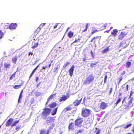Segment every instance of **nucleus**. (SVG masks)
Listing matches in <instances>:
<instances>
[{
	"label": "nucleus",
	"instance_id": "nucleus-48",
	"mask_svg": "<svg viewBox=\"0 0 134 134\" xmlns=\"http://www.w3.org/2000/svg\"><path fill=\"white\" fill-rule=\"evenodd\" d=\"M20 126H18L16 127L15 129L17 131H18L20 129Z\"/></svg>",
	"mask_w": 134,
	"mask_h": 134
},
{
	"label": "nucleus",
	"instance_id": "nucleus-2",
	"mask_svg": "<svg viewBox=\"0 0 134 134\" xmlns=\"http://www.w3.org/2000/svg\"><path fill=\"white\" fill-rule=\"evenodd\" d=\"M94 79V76L93 74L90 75L86 78V80L84 82L83 84H90L93 82Z\"/></svg>",
	"mask_w": 134,
	"mask_h": 134
},
{
	"label": "nucleus",
	"instance_id": "nucleus-27",
	"mask_svg": "<svg viewBox=\"0 0 134 134\" xmlns=\"http://www.w3.org/2000/svg\"><path fill=\"white\" fill-rule=\"evenodd\" d=\"M131 65V62L128 61L127 62L125 66L126 68H129Z\"/></svg>",
	"mask_w": 134,
	"mask_h": 134
},
{
	"label": "nucleus",
	"instance_id": "nucleus-18",
	"mask_svg": "<svg viewBox=\"0 0 134 134\" xmlns=\"http://www.w3.org/2000/svg\"><path fill=\"white\" fill-rule=\"evenodd\" d=\"M57 105V104L55 102H53L49 104L48 106L50 108H53L55 107Z\"/></svg>",
	"mask_w": 134,
	"mask_h": 134
},
{
	"label": "nucleus",
	"instance_id": "nucleus-23",
	"mask_svg": "<svg viewBox=\"0 0 134 134\" xmlns=\"http://www.w3.org/2000/svg\"><path fill=\"white\" fill-rule=\"evenodd\" d=\"M132 98L130 99V101L129 102L128 107H132L133 105V104L132 103Z\"/></svg>",
	"mask_w": 134,
	"mask_h": 134
},
{
	"label": "nucleus",
	"instance_id": "nucleus-47",
	"mask_svg": "<svg viewBox=\"0 0 134 134\" xmlns=\"http://www.w3.org/2000/svg\"><path fill=\"white\" fill-rule=\"evenodd\" d=\"M122 76H121V77L119 78L118 80H119V81L118 82V83H120L121 82V81L122 80Z\"/></svg>",
	"mask_w": 134,
	"mask_h": 134
},
{
	"label": "nucleus",
	"instance_id": "nucleus-12",
	"mask_svg": "<svg viewBox=\"0 0 134 134\" xmlns=\"http://www.w3.org/2000/svg\"><path fill=\"white\" fill-rule=\"evenodd\" d=\"M75 66L74 65H72L71 68L69 70V74L71 76H72L73 75Z\"/></svg>",
	"mask_w": 134,
	"mask_h": 134
},
{
	"label": "nucleus",
	"instance_id": "nucleus-6",
	"mask_svg": "<svg viewBox=\"0 0 134 134\" xmlns=\"http://www.w3.org/2000/svg\"><path fill=\"white\" fill-rule=\"evenodd\" d=\"M73 40H75V41L72 43L71 44H73L75 43L80 42L81 39L79 35L77 34H75L74 35Z\"/></svg>",
	"mask_w": 134,
	"mask_h": 134
},
{
	"label": "nucleus",
	"instance_id": "nucleus-7",
	"mask_svg": "<svg viewBox=\"0 0 134 134\" xmlns=\"http://www.w3.org/2000/svg\"><path fill=\"white\" fill-rule=\"evenodd\" d=\"M128 34L127 32L125 31H122L121 32L118 37V39L120 40H122L123 38L127 35Z\"/></svg>",
	"mask_w": 134,
	"mask_h": 134
},
{
	"label": "nucleus",
	"instance_id": "nucleus-64",
	"mask_svg": "<svg viewBox=\"0 0 134 134\" xmlns=\"http://www.w3.org/2000/svg\"><path fill=\"white\" fill-rule=\"evenodd\" d=\"M32 75H32V74H31V75H30V77H29V78H30V77H31L32 76Z\"/></svg>",
	"mask_w": 134,
	"mask_h": 134
},
{
	"label": "nucleus",
	"instance_id": "nucleus-54",
	"mask_svg": "<svg viewBox=\"0 0 134 134\" xmlns=\"http://www.w3.org/2000/svg\"><path fill=\"white\" fill-rule=\"evenodd\" d=\"M132 131L134 133V125L133 128L131 129Z\"/></svg>",
	"mask_w": 134,
	"mask_h": 134
},
{
	"label": "nucleus",
	"instance_id": "nucleus-17",
	"mask_svg": "<svg viewBox=\"0 0 134 134\" xmlns=\"http://www.w3.org/2000/svg\"><path fill=\"white\" fill-rule=\"evenodd\" d=\"M13 120L12 119H10L7 121L5 125L7 126H9L13 122Z\"/></svg>",
	"mask_w": 134,
	"mask_h": 134
},
{
	"label": "nucleus",
	"instance_id": "nucleus-11",
	"mask_svg": "<svg viewBox=\"0 0 134 134\" xmlns=\"http://www.w3.org/2000/svg\"><path fill=\"white\" fill-rule=\"evenodd\" d=\"M108 106V104L107 103L102 102L100 105V109H105Z\"/></svg>",
	"mask_w": 134,
	"mask_h": 134
},
{
	"label": "nucleus",
	"instance_id": "nucleus-31",
	"mask_svg": "<svg viewBox=\"0 0 134 134\" xmlns=\"http://www.w3.org/2000/svg\"><path fill=\"white\" fill-rule=\"evenodd\" d=\"M23 92V90L21 91V93H20V95L19 96V97L18 100V102L19 103L20 102V99H21V98L22 95V94Z\"/></svg>",
	"mask_w": 134,
	"mask_h": 134
},
{
	"label": "nucleus",
	"instance_id": "nucleus-62",
	"mask_svg": "<svg viewBox=\"0 0 134 134\" xmlns=\"http://www.w3.org/2000/svg\"><path fill=\"white\" fill-rule=\"evenodd\" d=\"M35 71L36 70L34 69L32 72L34 73Z\"/></svg>",
	"mask_w": 134,
	"mask_h": 134
},
{
	"label": "nucleus",
	"instance_id": "nucleus-34",
	"mask_svg": "<svg viewBox=\"0 0 134 134\" xmlns=\"http://www.w3.org/2000/svg\"><path fill=\"white\" fill-rule=\"evenodd\" d=\"M57 109H54L51 112V114L52 115H54L56 113Z\"/></svg>",
	"mask_w": 134,
	"mask_h": 134
},
{
	"label": "nucleus",
	"instance_id": "nucleus-59",
	"mask_svg": "<svg viewBox=\"0 0 134 134\" xmlns=\"http://www.w3.org/2000/svg\"><path fill=\"white\" fill-rule=\"evenodd\" d=\"M123 42H122L121 43H120V44L121 45H122V47H123Z\"/></svg>",
	"mask_w": 134,
	"mask_h": 134
},
{
	"label": "nucleus",
	"instance_id": "nucleus-21",
	"mask_svg": "<svg viewBox=\"0 0 134 134\" xmlns=\"http://www.w3.org/2000/svg\"><path fill=\"white\" fill-rule=\"evenodd\" d=\"M17 59V57L16 55L15 57H13L12 58V61L13 63L15 64L16 63Z\"/></svg>",
	"mask_w": 134,
	"mask_h": 134
},
{
	"label": "nucleus",
	"instance_id": "nucleus-56",
	"mask_svg": "<svg viewBox=\"0 0 134 134\" xmlns=\"http://www.w3.org/2000/svg\"><path fill=\"white\" fill-rule=\"evenodd\" d=\"M86 60V59L85 58H83L82 59V60L83 62H85V61Z\"/></svg>",
	"mask_w": 134,
	"mask_h": 134
},
{
	"label": "nucleus",
	"instance_id": "nucleus-16",
	"mask_svg": "<svg viewBox=\"0 0 134 134\" xmlns=\"http://www.w3.org/2000/svg\"><path fill=\"white\" fill-rule=\"evenodd\" d=\"M68 129L70 130H74V124L73 122H71L70 124L68 126Z\"/></svg>",
	"mask_w": 134,
	"mask_h": 134
},
{
	"label": "nucleus",
	"instance_id": "nucleus-58",
	"mask_svg": "<svg viewBox=\"0 0 134 134\" xmlns=\"http://www.w3.org/2000/svg\"><path fill=\"white\" fill-rule=\"evenodd\" d=\"M55 70L54 71V72H55L58 69V68L57 67H56L55 68Z\"/></svg>",
	"mask_w": 134,
	"mask_h": 134
},
{
	"label": "nucleus",
	"instance_id": "nucleus-35",
	"mask_svg": "<svg viewBox=\"0 0 134 134\" xmlns=\"http://www.w3.org/2000/svg\"><path fill=\"white\" fill-rule=\"evenodd\" d=\"M46 23H41L39 27L38 28H38H40V29L41 28H42L46 24Z\"/></svg>",
	"mask_w": 134,
	"mask_h": 134
},
{
	"label": "nucleus",
	"instance_id": "nucleus-9",
	"mask_svg": "<svg viewBox=\"0 0 134 134\" xmlns=\"http://www.w3.org/2000/svg\"><path fill=\"white\" fill-rule=\"evenodd\" d=\"M88 119L87 121H89V123H92L93 122L94 119V116L91 113V114L88 116Z\"/></svg>",
	"mask_w": 134,
	"mask_h": 134
},
{
	"label": "nucleus",
	"instance_id": "nucleus-52",
	"mask_svg": "<svg viewBox=\"0 0 134 134\" xmlns=\"http://www.w3.org/2000/svg\"><path fill=\"white\" fill-rule=\"evenodd\" d=\"M39 78L38 77H36L35 78V81L36 82H37Z\"/></svg>",
	"mask_w": 134,
	"mask_h": 134
},
{
	"label": "nucleus",
	"instance_id": "nucleus-28",
	"mask_svg": "<svg viewBox=\"0 0 134 134\" xmlns=\"http://www.w3.org/2000/svg\"><path fill=\"white\" fill-rule=\"evenodd\" d=\"M56 94H53L50 95L47 99V100H48V102H49L50 101V99H53L54 97V96Z\"/></svg>",
	"mask_w": 134,
	"mask_h": 134
},
{
	"label": "nucleus",
	"instance_id": "nucleus-40",
	"mask_svg": "<svg viewBox=\"0 0 134 134\" xmlns=\"http://www.w3.org/2000/svg\"><path fill=\"white\" fill-rule=\"evenodd\" d=\"M38 45V43H36L35 44V45L33 46H32V48L33 49H34L37 47Z\"/></svg>",
	"mask_w": 134,
	"mask_h": 134
},
{
	"label": "nucleus",
	"instance_id": "nucleus-13",
	"mask_svg": "<svg viewBox=\"0 0 134 134\" xmlns=\"http://www.w3.org/2000/svg\"><path fill=\"white\" fill-rule=\"evenodd\" d=\"M40 134H49V131H46L45 129H42L40 130Z\"/></svg>",
	"mask_w": 134,
	"mask_h": 134
},
{
	"label": "nucleus",
	"instance_id": "nucleus-39",
	"mask_svg": "<svg viewBox=\"0 0 134 134\" xmlns=\"http://www.w3.org/2000/svg\"><path fill=\"white\" fill-rule=\"evenodd\" d=\"M97 63H91L90 64V66L91 68H93L94 67V65L97 64Z\"/></svg>",
	"mask_w": 134,
	"mask_h": 134
},
{
	"label": "nucleus",
	"instance_id": "nucleus-19",
	"mask_svg": "<svg viewBox=\"0 0 134 134\" xmlns=\"http://www.w3.org/2000/svg\"><path fill=\"white\" fill-rule=\"evenodd\" d=\"M82 98H81L79 100H76L74 102V104L75 106H77L78 105L80 104V103L82 100Z\"/></svg>",
	"mask_w": 134,
	"mask_h": 134
},
{
	"label": "nucleus",
	"instance_id": "nucleus-55",
	"mask_svg": "<svg viewBox=\"0 0 134 134\" xmlns=\"http://www.w3.org/2000/svg\"><path fill=\"white\" fill-rule=\"evenodd\" d=\"M58 26V24L56 25H55V26H54V29H55Z\"/></svg>",
	"mask_w": 134,
	"mask_h": 134
},
{
	"label": "nucleus",
	"instance_id": "nucleus-5",
	"mask_svg": "<svg viewBox=\"0 0 134 134\" xmlns=\"http://www.w3.org/2000/svg\"><path fill=\"white\" fill-rule=\"evenodd\" d=\"M5 26H4V27H5V26H7V27L6 28H9L10 30H14L16 29L17 26V25L16 23H12L10 24L9 26H7V25H5Z\"/></svg>",
	"mask_w": 134,
	"mask_h": 134
},
{
	"label": "nucleus",
	"instance_id": "nucleus-15",
	"mask_svg": "<svg viewBox=\"0 0 134 134\" xmlns=\"http://www.w3.org/2000/svg\"><path fill=\"white\" fill-rule=\"evenodd\" d=\"M118 32V30L117 29H114L111 32V35L114 37H115L116 36Z\"/></svg>",
	"mask_w": 134,
	"mask_h": 134
},
{
	"label": "nucleus",
	"instance_id": "nucleus-22",
	"mask_svg": "<svg viewBox=\"0 0 134 134\" xmlns=\"http://www.w3.org/2000/svg\"><path fill=\"white\" fill-rule=\"evenodd\" d=\"M74 33L71 31H69L68 34V37L70 38L72 37L73 36Z\"/></svg>",
	"mask_w": 134,
	"mask_h": 134
},
{
	"label": "nucleus",
	"instance_id": "nucleus-51",
	"mask_svg": "<svg viewBox=\"0 0 134 134\" xmlns=\"http://www.w3.org/2000/svg\"><path fill=\"white\" fill-rule=\"evenodd\" d=\"M100 133V130H98L97 132L96 133V134H99Z\"/></svg>",
	"mask_w": 134,
	"mask_h": 134
},
{
	"label": "nucleus",
	"instance_id": "nucleus-43",
	"mask_svg": "<svg viewBox=\"0 0 134 134\" xmlns=\"http://www.w3.org/2000/svg\"><path fill=\"white\" fill-rule=\"evenodd\" d=\"M70 64L69 62H67L66 64H65L63 66V67L64 68H65L68 65H69Z\"/></svg>",
	"mask_w": 134,
	"mask_h": 134
},
{
	"label": "nucleus",
	"instance_id": "nucleus-60",
	"mask_svg": "<svg viewBox=\"0 0 134 134\" xmlns=\"http://www.w3.org/2000/svg\"><path fill=\"white\" fill-rule=\"evenodd\" d=\"M125 71H124L123 73L122 74V75H123L125 73Z\"/></svg>",
	"mask_w": 134,
	"mask_h": 134
},
{
	"label": "nucleus",
	"instance_id": "nucleus-41",
	"mask_svg": "<svg viewBox=\"0 0 134 134\" xmlns=\"http://www.w3.org/2000/svg\"><path fill=\"white\" fill-rule=\"evenodd\" d=\"M133 94H134V91H131L130 92V94L129 98H131Z\"/></svg>",
	"mask_w": 134,
	"mask_h": 134
},
{
	"label": "nucleus",
	"instance_id": "nucleus-57",
	"mask_svg": "<svg viewBox=\"0 0 134 134\" xmlns=\"http://www.w3.org/2000/svg\"><path fill=\"white\" fill-rule=\"evenodd\" d=\"M41 83V82H40L37 84V86L36 87H38V86H39V85H40Z\"/></svg>",
	"mask_w": 134,
	"mask_h": 134
},
{
	"label": "nucleus",
	"instance_id": "nucleus-29",
	"mask_svg": "<svg viewBox=\"0 0 134 134\" xmlns=\"http://www.w3.org/2000/svg\"><path fill=\"white\" fill-rule=\"evenodd\" d=\"M22 85V84H21L18 85H15L13 87V88L15 89H17L20 88L21 86Z\"/></svg>",
	"mask_w": 134,
	"mask_h": 134
},
{
	"label": "nucleus",
	"instance_id": "nucleus-32",
	"mask_svg": "<svg viewBox=\"0 0 134 134\" xmlns=\"http://www.w3.org/2000/svg\"><path fill=\"white\" fill-rule=\"evenodd\" d=\"M132 125V124L130 123L126 125L125 126H124V129H126L128 127H130Z\"/></svg>",
	"mask_w": 134,
	"mask_h": 134
},
{
	"label": "nucleus",
	"instance_id": "nucleus-25",
	"mask_svg": "<svg viewBox=\"0 0 134 134\" xmlns=\"http://www.w3.org/2000/svg\"><path fill=\"white\" fill-rule=\"evenodd\" d=\"M11 66V65L10 64H7L5 63L4 64V68H6L7 69H9Z\"/></svg>",
	"mask_w": 134,
	"mask_h": 134
},
{
	"label": "nucleus",
	"instance_id": "nucleus-26",
	"mask_svg": "<svg viewBox=\"0 0 134 134\" xmlns=\"http://www.w3.org/2000/svg\"><path fill=\"white\" fill-rule=\"evenodd\" d=\"M110 24H109L108 23H105L102 26L104 29H106V27L108 28L110 26Z\"/></svg>",
	"mask_w": 134,
	"mask_h": 134
},
{
	"label": "nucleus",
	"instance_id": "nucleus-38",
	"mask_svg": "<svg viewBox=\"0 0 134 134\" xmlns=\"http://www.w3.org/2000/svg\"><path fill=\"white\" fill-rule=\"evenodd\" d=\"M88 24H87L86 26H85V29L84 30H82V32H84L87 30V29H88Z\"/></svg>",
	"mask_w": 134,
	"mask_h": 134
},
{
	"label": "nucleus",
	"instance_id": "nucleus-49",
	"mask_svg": "<svg viewBox=\"0 0 134 134\" xmlns=\"http://www.w3.org/2000/svg\"><path fill=\"white\" fill-rule=\"evenodd\" d=\"M110 90L109 92V94H111L113 90V88H110Z\"/></svg>",
	"mask_w": 134,
	"mask_h": 134
},
{
	"label": "nucleus",
	"instance_id": "nucleus-53",
	"mask_svg": "<svg viewBox=\"0 0 134 134\" xmlns=\"http://www.w3.org/2000/svg\"><path fill=\"white\" fill-rule=\"evenodd\" d=\"M131 80L134 83V77H133L132 78V79Z\"/></svg>",
	"mask_w": 134,
	"mask_h": 134
},
{
	"label": "nucleus",
	"instance_id": "nucleus-46",
	"mask_svg": "<svg viewBox=\"0 0 134 134\" xmlns=\"http://www.w3.org/2000/svg\"><path fill=\"white\" fill-rule=\"evenodd\" d=\"M90 53L91 55L92 58L93 59L94 58V55L93 53L92 52V51H91Z\"/></svg>",
	"mask_w": 134,
	"mask_h": 134
},
{
	"label": "nucleus",
	"instance_id": "nucleus-63",
	"mask_svg": "<svg viewBox=\"0 0 134 134\" xmlns=\"http://www.w3.org/2000/svg\"><path fill=\"white\" fill-rule=\"evenodd\" d=\"M35 71L36 70L34 69L32 72L34 73Z\"/></svg>",
	"mask_w": 134,
	"mask_h": 134
},
{
	"label": "nucleus",
	"instance_id": "nucleus-44",
	"mask_svg": "<svg viewBox=\"0 0 134 134\" xmlns=\"http://www.w3.org/2000/svg\"><path fill=\"white\" fill-rule=\"evenodd\" d=\"M3 35V33L0 30V38H1Z\"/></svg>",
	"mask_w": 134,
	"mask_h": 134
},
{
	"label": "nucleus",
	"instance_id": "nucleus-50",
	"mask_svg": "<svg viewBox=\"0 0 134 134\" xmlns=\"http://www.w3.org/2000/svg\"><path fill=\"white\" fill-rule=\"evenodd\" d=\"M33 54V53L32 52H29L28 54V56H30V55H32Z\"/></svg>",
	"mask_w": 134,
	"mask_h": 134
},
{
	"label": "nucleus",
	"instance_id": "nucleus-42",
	"mask_svg": "<svg viewBox=\"0 0 134 134\" xmlns=\"http://www.w3.org/2000/svg\"><path fill=\"white\" fill-rule=\"evenodd\" d=\"M99 31V30H97V29L94 30L92 32L91 34L92 35H93L95 33Z\"/></svg>",
	"mask_w": 134,
	"mask_h": 134
},
{
	"label": "nucleus",
	"instance_id": "nucleus-24",
	"mask_svg": "<svg viewBox=\"0 0 134 134\" xmlns=\"http://www.w3.org/2000/svg\"><path fill=\"white\" fill-rule=\"evenodd\" d=\"M16 72H14L10 76L9 78V80H11L15 78V77Z\"/></svg>",
	"mask_w": 134,
	"mask_h": 134
},
{
	"label": "nucleus",
	"instance_id": "nucleus-14",
	"mask_svg": "<svg viewBox=\"0 0 134 134\" xmlns=\"http://www.w3.org/2000/svg\"><path fill=\"white\" fill-rule=\"evenodd\" d=\"M69 97V96H65V95H63L62 96V97L59 100L60 102H61L62 101H65L66 99H67Z\"/></svg>",
	"mask_w": 134,
	"mask_h": 134
},
{
	"label": "nucleus",
	"instance_id": "nucleus-3",
	"mask_svg": "<svg viewBox=\"0 0 134 134\" xmlns=\"http://www.w3.org/2000/svg\"><path fill=\"white\" fill-rule=\"evenodd\" d=\"M91 113V111L89 109H83L82 111L81 115L84 117H87Z\"/></svg>",
	"mask_w": 134,
	"mask_h": 134
},
{
	"label": "nucleus",
	"instance_id": "nucleus-37",
	"mask_svg": "<svg viewBox=\"0 0 134 134\" xmlns=\"http://www.w3.org/2000/svg\"><path fill=\"white\" fill-rule=\"evenodd\" d=\"M19 122V120H18V121H16L15 122H14L12 125L11 126L13 127L14 126H15L16 125L17 123H18Z\"/></svg>",
	"mask_w": 134,
	"mask_h": 134
},
{
	"label": "nucleus",
	"instance_id": "nucleus-45",
	"mask_svg": "<svg viewBox=\"0 0 134 134\" xmlns=\"http://www.w3.org/2000/svg\"><path fill=\"white\" fill-rule=\"evenodd\" d=\"M107 75H105V77H104V83H106V81H107Z\"/></svg>",
	"mask_w": 134,
	"mask_h": 134
},
{
	"label": "nucleus",
	"instance_id": "nucleus-36",
	"mask_svg": "<svg viewBox=\"0 0 134 134\" xmlns=\"http://www.w3.org/2000/svg\"><path fill=\"white\" fill-rule=\"evenodd\" d=\"M83 129H79L78 130L77 133V134L81 133L83 132Z\"/></svg>",
	"mask_w": 134,
	"mask_h": 134
},
{
	"label": "nucleus",
	"instance_id": "nucleus-8",
	"mask_svg": "<svg viewBox=\"0 0 134 134\" xmlns=\"http://www.w3.org/2000/svg\"><path fill=\"white\" fill-rule=\"evenodd\" d=\"M44 110L42 113L43 116H46L48 115L50 113L51 109H44Z\"/></svg>",
	"mask_w": 134,
	"mask_h": 134
},
{
	"label": "nucleus",
	"instance_id": "nucleus-1",
	"mask_svg": "<svg viewBox=\"0 0 134 134\" xmlns=\"http://www.w3.org/2000/svg\"><path fill=\"white\" fill-rule=\"evenodd\" d=\"M101 38L100 36L94 37L90 41V42H91L90 44V45L92 46L94 45L96 47V44L97 43H99Z\"/></svg>",
	"mask_w": 134,
	"mask_h": 134
},
{
	"label": "nucleus",
	"instance_id": "nucleus-10",
	"mask_svg": "<svg viewBox=\"0 0 134 134\" xmlns=\"http://www.w3.org/2000/svg\"><path fill=\"white\" fill-rule=\"evenodd\" d=\"M121 87L122 90L126 92L128 90L129 85L127 84L126 83L125 84L122 85Z\"/></svg>",
	"mask_w": 134,
	"mask_h": 134
},
{
	"label": "nucleus",
	"instance_id": "nucleus-4",
	"mask_svg": "<svg viewBox=\"0 0 134 134\" xmlns=\"http://www.w3.org/2000/svg\"><path fill=\"white\" fill-rule=\"evenodd\" d=\"M83 122V120L82 118H77L75 121V125L78 127H80Z\"/></svg>",
	"mask_w": 134,
	"mask_h": 134
},
{
	"label": "nucleus",
	"instance_id": "nucleus-61",
	"mask_svg": "<svg viewBox=\"0 0 134 134\" xmlns=\"http://www.w3.org/2000/svg\"><path fill=\"white\" fill-rule=\"evenodd\" d=\"M125 101V99L124 98L122 101V103H123Z\"/></svg>",
	"mask_w": 134,
	"mask_h": 134
},
{
	"label": "nucleus",
	"instance_id": "nucleus-20",
	"mask_svg": "<svg viewBox=\"0 0 134 134\" xmlns=\"http://www.w3.org/2000/svg\"><path fill=\"white\" fill-rule=\"evenodd\" d=\"M110 46H108L106 48L104 49L103 51H102V53L104 54L107 53V52L109 51V48Z\"/></svg>",
	"mask_w": 134,
	"mask_h": 134
},
{
	"label": "nucleus",
	"instance_id": "nucleus-33",
	"mask_svg": "<svg viewBox=\"0 0 134 134\" xmlns=\"http://www.w3.org/2000/svg\"><path fill=\"white\" fill-rule=\"evenodd\" d=\"M53 62V60H52L51 61V63L50 64L48 65V66H45L43 67V68L45 69L46 68H49L51 67V63Z\"/></svg>",
	"mask_w": 134,
	"mask_h": 134
},
{
	"label": "nucleus",
	"instance_id": "nucleus-30",
	"mask_svg": "<svg viewBox=\"0 0 134 134\" xmlns=\"http://www.w3.org/2000/svg\"><path fill=\"white\" fill-rule=\"evenodd\" d=\"M121 98L120 97H118L117 101L115 104V105H116L120 102L121 101Z\"/></svg>",
	"mask_w": 134,
	"mask_h": 134
}]
</instances>
